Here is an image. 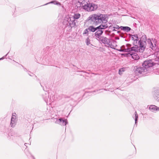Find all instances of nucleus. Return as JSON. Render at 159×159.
<instances>
[{"label": "nucleus", "mask_w": 159, "mask_h": 159, "mask_svg": "<svg viewBox=\"0 0 159 159\" xmlns=\"http://www.w3.org/2000/svg\"><path fill=\"white\" fill-rule=\"evenodd\" d=\"M16 116L13 114L11 119L10 123L11 126L12 127H14L16 124Z\"/></svg>", "instance_id": "nucleus-10"}, {"label": "nucleus", "mask_w": 159, "mask_h": 159, "mask_svg": "<svg viewBox=\"0 0 159 159\" xmlns=\"http://www.w3.org/2000/svg\"><path fill=\"white\" fill-rule=\"evenodd\" d=\"M26 144H27V143H25V146H26Z\"/></svg>", "instance_id": "nucleus-31"}, {"label": "nucleus", "mask_w": 159, "mask_h": 159, "mask_svg": "<svg viewBox=\"0 0 159 159\" xmlns=\"http://www.w3.org/2000/svg\"><path fill=\"white\" fill-rule=\"evenodd\" d=\"M125 32H128L130 30H124Z\"/></svg>", "instance_id": "nucleus-29"}, {"label": "nucleus", "mask_w": 159, "mask_h": 159, "mask_svg": "<svg viewBox=\"0 0 159 159\" xmlns=\"http://www.w3.org/2000/svg\"><path fill=\"white\" fill-rule=\"evenodd\" d=\"M149 109L152 111H159V107H157L154 105H151L149 107Z\"/></svg>", "instance_id": "nucleus-17"}, {"label": "nucleus", "mask_w": 159, "mask_h": 159, "mask_svg": "<svg viewBox=\"0 0 159 159\" xmlns=\"http://www.w3.org/2000/svg\"><path fill=\"white\" fill-rule=\"evenodd\" d=\"M88 33H89V31L88 30H85L83 32V35L86 34L87 35H88L89 34Z\"/></svg>", "instance_id": "nucleus-24"}, {"label": "nucleus", "mask_w": 159, "mask_h": 159, "mask_svg": "<svg viewBox=\"0 0 159 159\" xmlns=\"http://www.w3.org/2000/svg\"><path fill=\"white\" fill-rule=\"evenodd\" d=\"M154 65L155 63L152 60H145L142 64L143 67L135 66L134 68V70L135 73L137 74H142L143 75H145L147 73L150 68Z\"/></svg>", "instance_id": "nucleus-2"}, {"label": "nucleus", "mask_w": 159, "mask_h": 159, "mask_svg": "<svg viewBox=\"0 0 159 159\" xmlns=\"http://www.w3.org/2000/svg\"><path fill=\"white\" fill-rule=\"evenodd\" d=\"M90 11L96 10L98 8V5L93 3H90Z\"/></svg>", "instance_id": "nucleus-15"}, {"label": "nucleus", "mask_w": 159, "mask_h": 159, "mask_svg": "<svg viewBox=\"0 0 159 159\" xmlns=\"http://www.w3.org/2000/svg\"><path fill=\"white\" fill-rule=\"evenodd\" d=\"M135 27V28H133L134 29H135V28H137V24L135 23H134L133 25Z\"/></svg>", "instance_id": "nucleus-26"}, {"label": "nucleus", "mask_w": 159, "mask_h": 159, "mask_svg": "<svg viewBox=\"0 0 159 159\" xmlns=\"http://www.w3.org/2000/svg\"><path fill=\"white\" fill-rule=\"evenodd\" d=\"M99 41L102 43L107 45L108 47L115 49V48L117 46L116 41L111 39H109L106 37H103L100 38Z\"/></svg>", "instance_id": "nucleus-5"}, {"label": "nucleus", "mask_w": 159, "mask_h": 159, "mask_svg": "<svg viewBox=\"0 0 159 159\" xmlns=\"http://www.w3.org/2000/svg\"><path fill=\"white\" fill-rule=\"evenodd\" d=\"M102 33L103 30H97L95 34V38L99 41L100 40V38L102 37L100 36Z\"/></svg>", "instance_id": "nucleus-13"}, {"label": "nucleus", "mask_w": 159, "mask_h": 159, "mask_svg": "<svg viewBox=\"0 0 159 159\" xmlns=\"http://www.w3.org/2000/svg\"><path fill=\"white\" fill-rule=\"evenodd\" d=\"M155 95L156 97L158 98V100L159 101V90H157L156 91Z\"/></svg>", "instance_id": "nucleus-22"}, {"label": "nucleus", "mask_w": 159, "mask_h": 159, "mask_svg": "<svg viewBox=\"0 0 159 159\" xmlns=\"http://www.w3.org/2000/svg\"><path fill=\"white\" fill-rule=\"evenodd\" d=\"M47 4H48V3L46 4L45 5H47Z\"/></svg>", "instance_id": "nucleus-33"}, {"label": "nucleus", "mask_w": 159, "mask_h": 159, "mask_svg": "<svg viewBox=\"0 0 159 159\" xmlns=\"http://www.w3.org/2000/svg\"><path fill=\"white\" fill-rule=\"evenodd\" d=\"M41 84V86H42V85H41V84Z\"/></svg>", "instance_id": "nucleus-35"}, {"label": "nucleus", "mask_w": 159, "mask_h": 159, "mask_svg": "<svg viewBox=\"0 0 159 159\" xmlns=\"http://www.w3.org/2000/svg\"><path fill=\"white\" fill-rule=\"evenodd\" d=\"M8 53L6 55H5V56H3V57H2L1 58H0V60H2V59H3L5 58V57H6Z\"/></svg>", "instance_id": "nucleus-28"}, {"label": "nucleus", "mask_w": 159, "mask_h": 159, "mask_svg": "<svg viewBox=\"0 0 159 159\" xmlns=\"http://www.w3.org/2000/svg\"><path fill=\"white\" fill-rule=\"evenodd\" d=\"M90 31H92V32H95L96 30H90Z\"/></svg>", "instance_id": "nucleus-30"}, {"label": "nucleus", "mask_w": 159, "mask_h": 159, "mask_svg": "<svg viewBox=\"0 0 159 159\" xmlns=\"http://www.w3.org/2000/svg\"><path fill=\"white\" fill-rule=\"evenodd\" d=\"M125 70H124V68H121V69H120L119 70V74L121 75V74H122V72H124V71Z\"/></svg>", "instance_id": "nucleus-23"}, {"label": "nucleus", "mask_w": 159, "mask_h": 159, "mask_svg": "<svg viewBox=\"0 0 159 159\" xmlns=\"http://www.w3.org/2000/svg\"><path fill=\"white\" fill-rule=\"evenodd\" d=\"M104 24H101L95 28L93 26H90L88 28L86 29L85 30H102V29H104L107 27V24H105V23H104Z\"/></svg>", "instance_id": "nucleus-7"}, {"label": "nucleus", "mask_w": 159, "mask_h": 159, "mask_svg": "<svg viewBox=\"0 0 159 159\" xmlns=\"http://www.w3.org/2000/svg\"><path fill=\"white\" fill-rule=\"evenodd\" d=\"M108 15L100 13L94 14L89 17L88 19L93 24L98 25L102 22L106 23L107 21Z\"/></svg>", "instance_id": "nucleus-3"}, {"label": "nucleus", "mask_w": 159, "mask_h": 159, "mask_svg": "<svg viewBox=\"0 0 159 159\" xmlns=\"http://www.w3.org/2000/svg\"><path fill=\"white\" fill-rule=\"evenodd\" d=\"M117 30H112V31H110V30H105V33L107 35H110V36L111 37H113L114 36V35H115L114 33L112 32L114 31H116ZM117 33H119L120 32V30H117Z\"/></svg>", "instance_id": "nucleus-16"}, {"label": "nucleus", "mask_w": 159, "mask_h": 159, "mask_svg": "<svg viewBox=\"0 0 159 159\" xmlns=\"http://www.w3.org/2000/svg\"><path fill=\"white\" fill-rule=\"evenodd\" d=\"M8 53L6 55H5V56H3V57H2L1 58H0V60H2V59H3L5 58V57H6Z\"/></svg>", "instance_id": "nucleus-27"}, {"label": "nucleus", "mask_w": 159, "mask_h": 159, "mask_svg": "<svg viewBox=\"0 0 159 159\" xmlns=\"http://www.w3.org/2000/svg\"><path fill=\"white\" fill-rule=\"evenodd\" d=\"M90 3H88L86 1V0H79L77 3L76 5L77 8L81 7L88 11H90Z\"/></svg>", "instance_id": "nucleus-6"}, {"label": "nucleus", "mask_w": 159, "mask_h": 159, "mask_svg": "<svg viewBox=\"0 0 159 159\" xmlns=\"http://www.w3.org/2000/svg\"><path fill=\"white\" fill-rule=\"evenodd\" d=\"M80 16V15L79 13H76L74 15L73 17L66 18L63 22V24L64 25V29L66 27H68L69 29H71L76 25V22L77 20L75 19H79Z\"/></svg>", "instance_id": "nucleus-4"}, {"label": "nucleus", "mask_w": 159, "mask_h": 159, "mask_svg": "<svg viewBox=\"0 0 159 159\" xmlns=\"http://www.w3.org/2000/svg\"><path fill=\"white\" fill-rule=\"evenodd\" d=\"M131 36L132 40L134 41V42L133 43L134 45V46H137V43H138L137 42H138L139 40V38L138 39V35L137 34H135L134 35H131Z\"/></svg>", "instance_id": "nucleus-11"}, {"label": "nucleus", "mask_w": 159, "mask_h": 159, "mask_svg": "<svg viewBox=\"0 0 159 159\" xmlns=\"http://www.w3.org/2000/svg\"><path fill=\"white\" fill-rule=\"evenodd\" d=\"M135 123L136 124L137 123V121L138 120V115H137V112L136 111L135 112Z\"/></svg>", "instance_id": "nucleus-20"}, {"label": "nucleus", "mask_w": 159, "mask_h": 159, "mask_svg": "<svg viewBox=\"0 0 159 159\" xmlns=\"http://www.w3.org/2000/svg\"><path fill=\"white\" fill-rule=\"evenodd\" d=\"M26 144H27V143H25V146H26Z\"/></svg>", "instance_id": "nucleus-32"}, {"label": "nucleus", "mask_w": 159, "mask_h": 159, "mask_svg": "<svg viewBox=\"0 0 159 159\" xmlns=\"http://www.w3.org/2000/svg\"><path fill=\"white\" fill-rule=\"evenodd\" d=\"M109 28H113V30H115V29H117V30L120 29V30H131V29L129 27L122 26H120V27L119 26L116 25H114L113 26H110L109 27Z\"/></svg>", "instance_id": "nucleus-8"}, {"label": "nucleus", "mask_w": 159, "mask_h": 159, "mask_svg": "<svg viewBox=\"0 0 159 159\" xmlns=\"http://www.w3.org/2000/svg\"><path fill=\"white\" fill-rule=\"evenodd\" d=\"M131 45L129 44H126V46H122L121 48L119 50V51L120 52H129V51H125V50L126 49H129L130 48V47H131Z\"/></svg>", "instance_id": "nucleus-14"}, {"label": "nucleus", "mask_w": 159, "mask_h": 159, "mask_svg": "<svg viewBox=\"0 0 159 159\" xmlns=\"http://www.w3.org/2000/svg\"><path fill=\"white\" fill-rule=\"evenodd\" d=\"M132 58L135 60H137L139 59V57L138 55L135 53L130 54Z\"/></svg>", "instance_id": "nucleus-18"}, {"label": "nucleus", "mask_w": 159, "mask_h": 159, "mask_svg": "<svg viewBox=\"0 0 159 159\" xmlns=\"http://www.w3.org/2000/svg\"><path fill=\"white\" fill-rule=\"evenodd\" d=\"M49 3H53L54 4L59 5H61V3L59 2H57L56 1H52L50 2Z\"/></svg>", "instance_id": "nucleus-19"}, {"label": "nucleus", "mask_w": 159, "mask_h": 159, "mask_svg": "<svg viewBox=\"0 0 159 159\" xmlns=\"http://www.w3.org/2000/svg\"><path fill=\"white\" fill-rule=\"evenodd\" d=\"M157 41L155 39H152L151 40L150 39H147L145 35H143L141 37L140 40L138 41L137 47H130V48L126 49L125 51H129V54L134 53L135 52H143L147 46L153 50L156 49L157 47L156 45Z\"/></svg>", "instance_id": "nucleus-1"}, {"label": "nucleus", "mask_w": 159, "mask_h": 159, "mask_svg": "<svg viewBox=\"0 0 159 159\" xmlns=\"http://www.w3.org/2000/svg\"><path fill=\"white\" fill-rule=\"evenodd\" d=\"M29 75H30V76H31V75L30 74Z\"/></svg>", "instance_id": "nucleus-34"}, {"label": "nucleus", "mask_w": 159, "mask_h": 159, "mask_svg": "<svg viewBox=\"0 0 159 159\" xmlns=\"http://www.w3.org/2000/svg\"><path fill=\"white\" fill-rule=\"evenodd\" d=\"M85 43L87 45H88L89 44H90V40L89 39V38L88 37L87 38L85 41Z\"/></svg>", "instance_id": "nucleus-21"}, {"label": "nucleus", "mask_w": 159, "mask_h": 159, "mask_svg": "<svg viewBox=\"0 0 159 159\" xmlns=\"http://www.w3.org/2000/svg\"><path fill=\"white\" fill-rule=\"evenodd\" d=\"M43 97L44 100L46 102H47L48 99L50 100V102H52L53 101V99L52 100L51 98L49 99V94L48 92H46L44 94H43Z\"/></svg>", "instance_id": "nucleus-12"}, {"label": "nucleus", "mask_w": 159, "mask_h": 159, "mask_svg": "<svg viewBox=\"0 0 159 159\" xmlns=\"http://www.w3.org/2000/svg\"><path fill=\"white\" fill-rule=\"evenodd\" d=\"M55 123L57 124H59L62 126H65L68 123V122L66 119L60 118L57 119Z\"/></svg>", "instance_id": "nucleus-9"}, {"label": "nucleus", "mask_w": 159, "mask_h": 159, "mask_svg": "<svg viewBox=\"0 0 159 159\" xmlns=\"http://www.w3.org/2000/svg\"><path fill=\"white\" fill-rule=\"evenodd\" d=\"M156 57H157V58L158 61H159V53L158 54H157Z\"/></svg>", "instance_id": "nucleus-25"}]
</instances>
